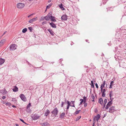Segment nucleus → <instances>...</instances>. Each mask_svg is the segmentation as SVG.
<instances>
[{
  "instance_id": "7c9ffc66",
  "label": "nucleus",
  "mask_w": 126,
  "mask_h": 126,
  "mask_svg": "<svg viewBox=\"0 0 126 126\" xmlns=\"http://www.w3.org/2000/svg\"><path fill=\"white\" fill-rule=\"evenodd\" d=\"M91 87H92L93 88H94V87L93 81L92 80L91 81Z\"/></svg>"
},
{
  "instance_id": "39448f33",
  "label": "nucleus",
  "mask_w": 126,
  "mask_h": 126,
  "mask_svg": "<svg viewBox=\"0 0 126 126\" xmlns=\"http://www.w3.org/2000/svg\"><path fill=\"white\" fill-rule=\"evenodd\" d=\"M16 45L15 44L11 45L10 47V50H13L16 49Z\"/></svg>"
},
{
  "instance_id": "ddd939ff",
  "label": "nucleus",
  "mask_w": 126,
  "mask_h": 126,
  "mask_svg": "<svg viewBox=\"0 0 126 126\" xmlns=\"http://www.w3.org/2000/svg\"><path fill=\"white\" fill-rule=\"evenodd\" d=\"M6 40L4 39L1 41L0 42V47L2 46L4 44Z\"/></svg>"
},
{
  "instance_id": "4468645a",
  "label": "nucleus",
  "mask_w": 126,
  "mask_h": 126,
  "mask_svg": "<svg viewBox=\"0 0 126 126\" xmlns=\"http://www.w3.org/2000/svg\"><path fill=\"white\" fill-rule=\"evenodd\" d=\"M39 118V116H38V115H34L32 117L33 119L34 120H36Z\"/></svg>"
},
{
  "instance_id": "72a5a7b5",
  "label": "nucleus",
  "mask_w": 126,
  "mask_h": 126,
  "mask_svg": "<svg viewBox=\"0 0 126 126\" xmlns=\"http://www.w3.org/2000/svg\"><path fill=\"white\" fill-rule=\"evenodd\" d=\"M19 119L20 120V121H21V122H22L23 123H24L25 124H26L27 125H28V124H27L23 120H22L21 119H20V118Z\"/></svg>"
},
{
  "instance_id": "423d86ee",
  "label": "nucleus",
  "mask_w": 126,
  "mask_h": 126,
  "mask_svg": "<svg viewBox=\"0 0 126 126\" xmlns=\"http://www.w3.org/2000/svg\"><path fill=\"white\" fill-rule=\"evenodd\" d=\"M113 98H112V99H110L111 100L110 101H109L108 103L107 104V105L106 107L105 108L106 109H108L109 108V107L112 104V103L111 102L112 101V100L113 99Z\"/></svg>"
},
{
  "instance_id": "a878e982",
  "label": "nucleus",
  "mask_w": 126,
  "mask_h": 126,
  "mask_svg": "<svg viewBox=\"0 0 126 126\" xmlns=\"http://www.w3.org/2000/svg\"><path fill=\"white\" fill-rule=\"evenodd\" d=\"M65 115V113H62L60 115V117L61 118H63V117Z\"/></svg>"
},
{
  "instance_id": "603ef678",
  "label": "nucleus",
  "mask_w": 126,
  "mask_h": 126,
  "mask_svg": "<svg viewBox=\"0 0 126 126\" xmlns=\"http://www.w3.org/2000/svg\"><path fill=\"white\" fill-rule=\"evenodd\" d=\"M75 77H70V79H72V80H73L74 79H75Z\"/></svg>"
},
{
  "instance_id": "a211bd4d",
  "label": "nucleus",
  "mask_w": 126,
  "mask_h": 126,
  "mask_svg": "<svg viewBox=\"0 0 126 126\" xmlns=\"http://www.w3.org/2000/svg\"><path fill=\"white\" fill-rule=\"evenodd\" d=\"M49 24L53 28H56V26L53 23H50Z\"/></svg>"
},
{
  "instance_id": "f03ea898",
  "label": "nucleus",
  "mask_w": 126,
  "mask_h": 126,
  "mask_svg": "<svg viewBox=\"0 0 126 126\" xmlns=\"http://www.w3.org/2000/svg\"><path fill=\"white\" fill-rule=\"evenodd\" d=\"M52 15V12H50L47 14V15L44 17V18L46 20H48L49 19H50V18Z\"/></svg>"
},
{
  "instance_id": "4d7b16f0",
  "label": "nucleus",
  "mask_w": 126,
  "mask_h": 126,
  "mask_svg": "<svg viewBox=\"0 0 126 126\" xmlns=\"http://www.w3.org/2000/svg\"><path fill=\"white\" fill-rule=\"evenodd\" d=\"M73 44H74V43H73V42H71V44H71V45H72Z\"/></svg>"
},
{
  "instance_id": "0e129e2a",
  "label": "nucleus",
  "mask_w": 126,
  "mask_h": 126,
  "mask_svg": "<svg viewBox=\"0 0 126 126\" xmlns=\"http://www.w3.org/2000/svg\"><path fill=\"white\" fill-rule=\"evenodd\" d=\"M16 126H19V125L18 124H16Z\"/></svg>"
},
{
  "instance_id": "e433bc0d",
  "label": "nucleus",
  "mask_w": 126,
  "mask_h": 126,
  "mask_svg": "<svg viewBox=\"0 0 126 126\" xmlns=\"http://www.w3.org/2000/svg\"><path fill=\"white\" fill-rule=\"evenodd\" d=\"M80 111V110L76 111V112L74 113L75 114H78L79 113V112Z\"/></svg>"
},
{
  "instance_id": "c03bdc74",
  "label": "nucleus",
  "mask_w": 126,
  "mask_h": 126,
  "mask_svg": "<svg viewBox=\"0 0 126 126\" xmlns=\"http://www.w3.org/2000/svg\"><path fill=\"white\" fill-rule=\"evenodd\" d=\"M47 22L46 21H44L42 23V24L43 25L45 24H46Z\"/></svg>"
},
{
  "instance_id": "c9c22d12",
  "label": "nucleus",
  "mask_w": 126,
  "mask_h": 126,
  "mask_svg": "<svg viewBox=\"0 0 126 126\" xmlns=\"http://www.w3.org/2000/svg\"><path fill=\"white\" fill-rule=\"evenodd\" d=\"M29 30H30V32H31L32 30V28L31 27H28Z\"/></svg>"
},
{
  "instance_id": "bb28decb",
  "label": "nucleus",
  "mask_w": 126,
  "mask_h": 126,
  "mask_svg": "<svg viewBox=\"0 0 126 126\" xmlns=\"http://www.w3.org/2000/svg\"><path fill=\"white\" fill-rule=\"evenodd\" d=\"M27 31V29L26 28H25L23 29L22 30V32L23 33H25Z\"/></svg>"
},
{
  "instance_id": "e2e57ef3",
  "label": "nucleus",
  "mask_w": 126,
  "mask_h": 126,
  "mask_svg": "<svg viewBox=\"0 0 126 126\" xmlns=\"http://www.w3.org/2000/svg\"><path fill=\"white\" fill-rule=\"evenodd\" d=\"M12 107H14V108L16 107V106L14 105H13L12 106Z\"/></svg>"
},
{
  "instance_id": "20e7f679",
  "label": "nucleus",
  "mask_w": 126,
  "mask_h": 126,
  "mask_svg": "<svg viewBox=\"0 0 126 126\" xmlns=\"http://www.w3.org/2000/svg\"><path fill=\"white\" fill-rule=\"evenodd\" d=\"M117 110L115 109V107L113 106H112L110 107L109 110V112L111 113H113L115 111Z\"/></svg>"
},
{
  "instance_id": "13d9d810",
  "label": "nucleus",
  "mask_w": 126,
  "mask_h": 126,
  "mask_svg": "<svg viewBox=\"0 0 126 126\" xmlns=\"http://www.w3.org/2000/svg\"><path fill=\"white\" fill-rule=\"evenodd\" d=\"M6 32V31L2 35V36L3 35L5 34V33Z\"/></svg>"
},
{
  "instance_id": "7ed1b4c3",
  "label": "nucleus",
  "mask_w": 126,
  "mask_h": 126,
  "mask_svg": "<svg viewBox=\"0 0 126 126\" xmlns=\"http://www.w3.org/2000/svg\"><path fill=\"white\" fill-rule=\"evenodd\" d=\"M24 6V4L22 3H18L17 4V8L19 9L23 8Z\"/></svg>"
},
{
  "instance_id": "37998d69",
  "label": "nucleus",
  "mask_w": 126,
  "mask_h": 126,
  "mask_svg": "<svg viewBox=\"0 0 126 126\" xmlns=\"http://www.w3.org/2000/svg\"><path fill=\"white\" fill-rule=\"evenodd\" d=\"M81 116L78 117V119H77L76 121H77V120H79V119H80L81 118Z\"/></svg>"
},
{
  "instance_id": "09e8293b",
  "label": "nucleus",
  "mask_w": 126,
  "mask_h": 126,
  "mask_svg": "<svg viewBox=\"0 0 126 126\" xmlns=\"http://www.w3.org/2000/svg\"><path fill=\"white\" fill-rule=\"evenodd\" d=\"M6 98V97L4 96H3L2 97V98L3 99H4Z\"/></svg>"
},
{
  "instance_id": "79ce46f5",
  "label": "nucleus",
  "mask_w": 126,
  "mask_h": 126,
  "mask_svg": "<svg viewBox=\"0 0 126 126\" xmlns=\"http://www.w3.org/2000/svg\"><path fill=\"white\" fill-rule=\"evenodd\" d=\"M84 103V107L85 108L86 107L87 105V103H86L85 102V103Z\"/></svg>"
},
{
  "instance_id": "f257e3e1",
  "label": "nucleus",
  "mask_w": 126,
  "mask_h": 126,
  "mask_svg": "<svg viewBox=\"0 0 126 126\" xmlns=\"http://www.w3.org/2000/svg\"><path fill=\"white\" fill-rule=\"evenodd\" d=\"M51 113L53 114L54 116L56 117L58 113V111L57 108H55L52 111Z\"/></svg>"
},
{
  "instance_id": "4be33fe9",
  "label": "nucleus",
  "mask_w": 126,
  "mask_h": 126,
  "mask_svg": "<svg viewBox=\"0 0 126 126\" xmlns=\"http://www.w3.org/2000/svg\"><path fill=\"white\" fill-rule=\"evenodd\" d=\"M105 92L106 90L105 89H104L103 91L102 92V96L103 97H105Z\"/></svg>"
},
{
  "instance_id": "a19ab883",
  "label": "nucleus",
  "mask_w": 126,
  "mask_h": 126,
  "mask_svg": "<svg viewBox=\"0 0 126 126\" xmlns=\"http://www.w3.org/2000/svg\"><path fill=\"white\" fill-rule=\"evenodd\" d=\"M67 104H68L67 105H69V106H71V104L70 102V103L69 101H67Z\"/></svg>"
},
{
  "instance_id": "3c124183",
  "label": "nucleus",
  "mask_w": 126,
  "mask_h": 126,
  "mask_svg": "<svg viewBox=\"0 0 126 126\" xmlns=\"http://www.w3.org/2000/svg\"><path fill=\"white\" fill-rule=\"evenodd\" d=\"M103 87H100L101 90V92L103 91Z\"/></svg>"
},
{
  "instance_id": "6ab92c4d",
  "label": "nucleus",
  "mask_w": 126,
  "mask_h": 126,
  "mask_svg": "<svg viewBox=\"0 0 126 126\" xmlns=\"http://www.w3.org/2000/svg\"><path fill=\"white\" fill-rule=\"evenodd\" d=\"M58 6L60 9L62 10H65V9L64 8L63 6V5L62 3H61L60 5H59Z\"/></svg>"
},
{
  "instance_id": "b1692460",
  "label": "nucleus",
  "mask_w": 126,
  "mask_h": 126,
  "mask_svg": "<svg viewBox=\"0 0 126 126\" xmlns=\"http://www.w3.org/2000/svg\"><path fill=\"white\" fill-rule=\"evenodd\" d=\"M74 101H72L70 102L71 106L74 107H75L74 105Z\"/></svg>"
},
{
  "instance_id": "cd10ccee",
  "label": "nucleus",
  "mask_w": 126,
  "mask_h": 126,
  "mask_svg": "<svg viewBox=\"0 0 126 126\" xmlns=\"http://www.w3.org/2000/svg\"><path fill=\"white\" fill-rule=\"evenodd\" d=\"M105 82L106 81L105 80L104 81H103V83L101 84L100 87H102L103 88L104 87L105 85Z\"/></svg>"
},
{
  "instance_id": "2f4dec72",
  "label": "nucleus",
  "mask_w": 126,
  "mask_h": 126,
  "mask_svg": "<svg viewBox=\"0 0 126 126\" xmlns=\"http://www.w3.org/2000/svg\"><path fill=\"white\" fill-rule=\"evenodd\" d=\"M6 105L7 106H10L11 105V104L9 102H7V103H6Z\"/></svg>"
},
{
  "instance_id": "774afa93",
  "label": "nucleus",
  "mask_w": 126,
  "mask_h": 126,
  "mask_svg": "<svg viewBox=\"0 0 126 126\" xmlns=\"http://www.w3.org/2000/svg\"><path fill=\"white\" fill-rule=\"evenodd\" d=\"M88 40H86V41L87 42H88Z\"/></svg>"
},
{
  "instance_id": "dca6fc26",
  "label": "nucleus",
  "mask_w": 126,
  "mask_h": 126,
  "mask_svg": "<svg viewBox=\"0 0 126 126\" xmlns=\"http://www.w3.org/2000/svg\"><path fill=\"white\" fill-rule=\"evenodd\" d=\"M50 113V111L48 110H47L44 114V116H47Z\"/></svg>"
},
{
  "instance_id": "f704fd0d",
  "label": "nucleus",
  "mask_w": 126,
  "mask_h": 126,
  "mask_svg": "<svg viewBox=\"0 0 126 126\" xmlns=\"http://www.w3.org/2000/svg\"><path fill=\"white\" fill-rule=\"evenodd\" d=\"M112 91H110V99H111V96H112V95H111V94L112 93Z\"/></svg>"
},
{
  "instance_id": "a18cd8bd",
  "label": "nucleus",
  "mask_w": 126,
  "mask_h": 126,
  "mask_svg": "<svg viewBox=\"0 0 126 126\" xmlns=\"http://www.w3.org/2000/svg\"><path fill=\"white\" fill-rule=\"evenodd\" d=\"M64 103L62 101V104H61V107H63V105H64Z\"/></svg>"
},
{
  "instance_id": "052dcab7",
  "label": "nucleus",
  "mask_w": 126,
  "mask_h": 126,
  "mask_svg": "<svg viewBox=\"0 0 126 126\" xmlns=\"http://www.w3.org/2000/svg\"><path fill=\"white\" fill-rule=\"evenodd\" d=\"M51 0H49L48 1V2H51Z\"/></svg>"
},
{
  "instance_id": "680f3d73",
  "label": "nucleus",
  "mask_w": 126,
  "mask_h": 126,
  "mask_svg": "<svg viewBox=\"0 0 126 126\" xmlns=\"http://www.w3.org/2000/svg\"><path fill=\"white\" fill-rule=\"evenodd\" d=\"M94 125H95V123H94V122L93 124V125H92V126H94Z\"/></svg>"
},
{
  "instance_id": "c85d7f7f",
  "label": "nucleus",
  "mask_w": 126,
  "mask_h": 126,
  "mask_svg": "<svg viewBox=\"0 0 126 126\" xmlns=\"http://www.w3.org/2000/svg\"><path fill=\"white\" fill-rule=\"evenodd\" d=\"M91 97L92 99H93V100H92V101H94L95 97L94 96L93 94H92V95Z\"/></svg>"
},
{
  "instance_id": "864d4df0",
  "label": "nucleus",
  "mask_w": 126,
  "mask_h": 126,
  "mask_svg": "<svg viewBox=\"0 0 126 126\" xmlns=\"http://www.w3.org/2000/svg\"><path fill=\"white\" fill-rule=\"evenodd\" d=\"M69 106H69V105L67 106V108H66L67 110H68L69 109Z\"/></svg>"
},
{
  "instance_id": "473e14b6",
  "label": "nucleus",
  "mask_w": 126,
  "mask_h": 126,
  "mask_svg": "<svg viewBox=\"0 0 126 126\" xmlns=\"http://www.w3.org/2000/svg\"><path fill=\"white\" fill-rule=\"evenodd\" d=\"M12 101L14 102V103H15L16 102V99L15 98H12Z\"/></svg>"
},
{
  "instance_id": "f3484780",
  "label": "nucleus",
  "mask_w": 126,
  "mask_h": 126,
  "mask_svg": "<svg viewBox=\"0 0 126 126\" xmlns=\"http://www.w3.org/2000/svg\"><path fill=\"white\" fill-rule=\"evenodd\" d=\"M47 30L48 31V32H50V34L52 35V36H54V32L52 31V30L50 29H49Z\"/></svg>"
},
{
  "instance_id": "393cba45",
  "label": "nucleus",
  "mask_w": 126,
  "mask_h": 126,
  "mask_svg": "<svg viewBox=\"0 0 126 126\" xmlns=\"http://www.w3.org/2000/svg\"><path fill=\"white\" fill-rule=\"evenodd\" d=\"M52 3H50L46 7V9L45 10V11H46L47 10V9H48L52 5Z\"/></svg>"
},
{
  "instance_id": "6e6552de",
  "label": "nucleus",
  "mask_w": 126,
  "mask_h": 126,
  "mask_svg": "<svg viewBox=\"0 0 126 126\" xmlns=\"http://www.w3.org/2000/svg\"><path fill=\"white\" fill-rule=\"evenodd\" d=\"M61 18L62 20L66 21L67 19V17L66 15H63L62 16Z\"/></svg>"
},
{
  "instance_id": "69168bd1",
  "label": "nucleus",
  "mask_w": 126,
  "mask_h": 126,
  "mask_svg": "<svg viewBox=\"0 0 126 126\" xmlns=\"http://www.w3.org/2000/svg\"><path fill=\"white\" fill-rule=\"evenodd\" d=\"M101 55L102 56H104V55L103 53H102V54Z\"/></svg>"
},
{
  "instance_id": "1a4fd4ad",
  "label": "nucleus",
  "mask_w": 126,
  "mask_h": 126,
  "mask_svg": "<svg viewBox=\"0 0 126 126\" xmlns=\"http://www.w3.org/2000/svg\"><path fill=\"white\" fill-rule=\"evenodd\" d=\"M120 65L123 68L125 67L126 66V63L123 61L120 62Z\"/></svg>"
},
{
  "instance_id": "2eb2a0df",
  "label": "nucleus",
  "mask_w": 126,
  "mask_h": 126,
  "mask_svg": "<svg viewBox=\"0 0 126 126\" xmlns=\"http://www.w3.org/2000/svg\"><path fill=\"white\" fill-rule=\"evenodd\" d=\"M98 102L101 105H103V101L102 99L101 98H100L98 100Z\"/></svg>"
},
{
  "instance_id": "49530a36",
  "label": "nucleus",
  "mask_w": 126,
  "mask_h": 126,
  "mask_svg": "<svg viewBox=\"0 0 126 126\" xmlns=\"http://www.w3.org/2000/svg\"><path fill=\"white\" fill-rule=\"evenodd\" d=\"M95 86H96V88H98V84H97V83H96L95 84Z\"/></svg>"
},
{
  "instance_id": "5fc2aeb1",
  "label": "nucleus",
  "mask_w": 126,
  "mask_h": 126,
  "mask_svg": "<svg viewBox=\"0 0 126 126\" xmlns=\"http://www.w3.org/2000/svg\"><path fill=\"white\" fill-rule=\"evenodd\" d=\"M96 120H95V119L94 118H93V123L94 122V123H95V121Z\"/></svg>"
},
{
  "instance_id": "338daca9",
  "label": "nucleus",
  "mask_w": 126,
  "mask_h": 126,
  "mask_svg": "<svg viewBox=\"0 0 126 126\" xmlns=\"http://www.w3.org/2000/svg\"><path fill=\"white\" fill-rule=\"evenodd\" d=\"M44 18H41V20H44Z\"/></svg>"
},
{
  "instance_id": "c756f323",
  "label": "nucleus",
  "mask_w": 126,
  "mask_h": 126,
  "mask_svg": "<svg viewBox=\"0 0 126 126\" xmlns=\"http://www.w3.org/2000/svg\"><path fill=\"white\" fill-rule=\"evenodd\" d=\"M86 97L85 96H84V97H83V102L84 103H85V102H86Z\"/></svg>"
},
{
  "instance_id": "aec40b11",
  "label": "nucleus",
  "mask_w": 126,
  "mask_h": 126,
  "mask_svg": "<svg viewBox=\"0 0 126 126\" xmlns=\"http://www.w3.org/2000/svg\"><path fill=\"white\" fill-rule=\"evenodd\" d=\"M5 62L4 59L1 58H0V65L3 64Z\"/></svg>"
},
{
  "instance_id": "8fccbe9b",
  "label": "nucleus",
  "mask_w": 126,
  "mask_h": 126,
  "mask_svg": "<svg viewBox=\"0 0 126 126\" xmlns=\"http://www.w3.org/2000/svg\"><path fill=\"white\" fill-rule=\"evenodd\" d=\"M33 14H31L30 15H29L28 17H31V16H32V15H33Z\"/></svg>"
},
{
  "instance_id": "5701e85b",
  "label": "nucleus",
  "mask_w": 126,
  "mask_h": 126,
  "mask_svg": "<svg viewBox=\"0 0 126 126\" xmlns=\"http://www.w3.org/2000/svg\"><path fill=\"white\" fill-rule=\"evenodd\" d=\"M55 17L52 16L50 18V19L51 20L54 22H56V20L55 19Z\"/></svg>"
},
{
  "instance_id": "412c9836",
  "label": "nucleus",
  "mask_w": 126,
  "mask_h": 126,
  "mask_svg": "<svg viewBox=\"0 0 126 126\" xmlns=\"http://www.w3.org/2000/svg\"><path fill=\"white\" fill-rule=\"evenodd\" d=\"M13 90L14 92H16L18 91V88L16 86H14Z\"/></svg>"
},
{
  "instance_id": "9d476101",
  "label": "nucleus",
  "mask_w": 126,
  "mask_h": 126,
  "mask_svg": "<svg viewBox=\"0 0 126 126\" xmlns=\"http://www.w3.org/2000/svg\"><path fill=\"white\" fill-rule=\"evenodd\" d=\"M37 17H36L34 18L31 20H30L29 21V22L30 23H32L34 21L37 20Z\"/></svg>"
},
{
  "instance_id": "f8f14e48",
  "label": "nucleus",
  "mask_w": 126,
  "mask_h": 126,
  "mask_svg": "<svg viewBox=\"0 0 126 126\" xmlns=\"http://www.w3.org/2000/svg\"><path fill=\"white\" fill-rule=\"evenodd\" d=\"M42 126H49L50 124L47 122H44L43 123L41 124Z\"/></svg>"
},
{
  "instance_id": "9b49d317",
  "label": "nucleus",
  "mask_w": 126,
  "mask_h": 126,
  "mask_svg": "<svg viewBox=\"0 0 126 126\" xmlns=\"http://www.w3.org/2000/svg\"><path fill=\"white\" fill-rule=\"evenodd\" d=\"M100 115L99 114H97L96 116L94 117V118L97 122H98L99 119L100 118Z\"/></svg>"
},
{
  "instance_id": "0eeeda50",
  "label": "nucleus",
  "mask_w": 126,
  "mask_h": 126,
  "mask_svg": "<svg viewBox=\"0 0 126 126\" xmlns=\"http://www.w3.org/2000/svg\"><path fill=\"white\" fill-rule=\"evenodd\" d=\"M20 97L21 99L24 101H27V99L24 95L23 94H21L20 95Z\"/></svg>"
},
{
  "instance_id": "ea45409f",
  "label": "nucleus",
  "mask_w": 126,
  "mask_h": 126,
  "mask_svg": "<svg viewBox=\"0 0 126 126\" xmlns=\"http://www.w3.org/2000/svg\"><path fill=\"white\" fill-rule=\"evenodd\" d=\"M107 100L106 99H105L104 101V103L105 104H106L107 102Z\"/></svg>"
},
{
  "instance_id": "58836bf2",
  "label": "nucleus",
  "mask_w": 126,
  "mask_h": 126,
  "mask_svg": "<svg viewBox=\"0 0 126 126\" xmlns=\"http://www.w3.org/2000/svg\"><path fill=\"white\" fill-rule=\"evenodd\" d=\"M80 101H81L80 102V104H81L83 102V99H80Z\"/></svg>"
},
{
  "instance_id": "de8ad7c7",
  "label": "nucleus",
  "mask_w": 126,
  "mask_h": 126,
  "mask_svg": "<svg viewBox=\"0 0 126 126\" xmlns=\"http://www.w3.org/2000/svg\"><path fill=\"white\" fill-rule=\"evenodd\" d=\"M113 83H114L113 81H112L110 82V85H112V84H113Z\"/></svg>"
},
{
  "instance_id": "6e6d98bb",
  "label": "nucleus",
  "mask_w": 126,
  "mask_h": 126,
  "mask_svg": "<svg viewBox=\"0 0 126 126\" xmlns=\"http://www.w3.org/2000/svg\"><path fill=\"white\" fill-rule=\"evenodd\" d=\"M112 88V85H110V87H109V88L110 89Z\"/></svg>"
},
{
  "instance_id": "4c0bfd02",
  "label": "nucleus",
  "mask_w": 126,
  "mask_h": 126,
  "mask_svg": "<svg viewBox=\"0 0 126 126\" xmlns=\"http://www.w3.org/2000/svg\"><path fill=\"white\" fill-rule=\"evenodd\" d=\"M31 105V103H29V104L28 105H27V109H28V108H29Z\"/></svg>"
},
{
  "instance_id": "bf43d9fd",
  "label": "nucleus",
  "mask_w": 126,
  "mask_h": 126,
  "mask_svg": "<svg viewBox=\"0 0 126 126\" xmlns=\"http://www.w3.org/2000/svg\"><path fill=\"white\" fill-rule=\"evenodd\" d=\"M105 105H106V104H104V106H103V108H104V107H105Z\"/></svg>"
}]
</instances>
